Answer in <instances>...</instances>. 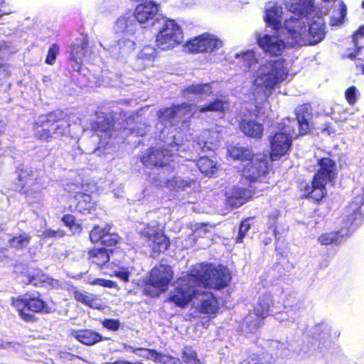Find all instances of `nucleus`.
<instances>
[{
  "label": "nucleus",
  "mask_w": 364,
  "mask_h": 364,
  "mask_svg": "<svg viewBox=\"0 0 364 364\" xmlns=\"http://www.w3.org/2000/svg\"><path fill=\"white\" fill-rule=\"evenodd\" d=\"M91 285H98L108 288L116 287V283L113 281L105 279H95L90 282Z\"/></svg>",
  "instance_id": "nucleus-54"
},
{
  "label": "nucleus",
  "mask_w": 364,
  "mask_h": 364,
  "mask_svg": "<svg viewBox=\"0 0 364 364\" xmlns=\"http://www.w3.org/2000/svg\"><path fill=\"white\" fill-rule=\"evenodd\" d=\"M139 29V23L131 11L126 12L119 18H118L114 26V30L116 33H122V34L133 35Z\"/></svg>",
  "instance_id": "nucleus-23"
},
{
  "label": "nucleus",
  "mask_w": 364,
  "mask_h": 364,
  "mask_svg": "<svg viewBox=\"0 0 364 364\" xmlns=\"http://www.w3.org/2000/svg\"><path fill=\"white\" fill-rule=\"evenodd\" d=\"M108 232V227L102 228L100 226H95L90 234V237L92 242H102L105 233Z\"/></svg>",
  "instance_id": "nucleus-45"
},
{
  "label": "nucleus",
  "mask_w": 364,
  "mask_h": 364,
  "mask_svg": "<svg viewBox=\"0 0 364 364\" xmlns=\"http://www.w3.org/2000/svg\"><path fill=\"white\" fill-rule=\"evenodd\" d=\"M357 55H358V53H355V54H353V53L350 54V55H348V57H349L350 58H355Z\"/></svg>",
  "instance_id": "nucleus-64"
},
{
  "label": "nucleus",
  "mask_w": 364,
  "mask_h": 364,
  "mask_svg": "<svg viewBox=\"0 0 364 364\" xmlns=\"http://www.w3.org/2000/svg\"><path fill=\"white\" fill-rule=\"evenodd\" d=\"M64 235L62 230H53L50 229L45 230L43 233L44 237H62Z\"/></svg>",
  "instance_id": "nucleus-56"
},
{
  "label": "nucleus",
  "mask_w": 364,
  "mask_h": 364,
  "mask_svg": "<svg viewBox=\"0 0 364 364\" xmlns=\"http://www.w3.org/2000/svg\"><path fill=\"white\" fill-rule=\"evenodd\" d=\"M201 288L197 289L195 294L194 304L196 309L202 314H215L218 309V301L213 293Z\"/></svg>",
  "instance_id": "nucleus-19"
},
{
  "label": "nucleus",
  "mask_w": 364,
  "mask_h": 364,
  "mask_svg": "<svg viewBox=\"0 0 364 364\" xmlns=\"http://www.w3.org/2000/svg\"><path fill=\"white\" fill-rule=\"evenodd\" d=\"M62 116L63 112L59 111L40 116L35 123L36 136L43 141H50L53 134L51 127L58 121L56 118Z\"/></svg>",
  "instance_id": "nucleus-17"
},
{
  "label": "nucleus",
  "mask_w": 364,
  "mask_h": 364,
  "mask_svg": "<svg viewBox=\"0 0 364 364\" xmlns=\"http://www.w3.org/2000/svg\"><path fill=\"white\" fill-rule=\"evenodd\" d=\"M62 220L67 226H69L70 228L75 223V218L72 215H64Z\"/></svg>",
  "instance_id": "nucleus-60"
},
{
  "label": "nucleus",
  "mask_w": 364,
  "mask_h": 364,
  "mask_svg": "<svg viewBox=\"0 0 364 364\" xmlns=\"http://www.w3.org/2000/svg\"><path fill=\"white\" fill-rule=\"evenodd\" d=\"M155 362H159L162 364H180L179 359L160 353H158V356H156Z\"/></svg>",
  "instance_id": "nucleus-49"
},
{
  "label": "nucleus",
  "mask_w": 364,
  "mask_h": 364,
  "mask_svg": "<svg viewBox=\"0 0 364 364\" xmlns=\"http://www.w3.org/2000/svg\"><path fill=\"white\" fill-rule=\"evenodd\" d=\"M173 277V272L168 265L160 264L155 267L150 273L149 284L145 288L146 294L151 296L165 291Z\"/></svg>",
  "instance_id": "nucleus-12"
},
{
  "label": "nucleus",
  "mask_w": 364,
  "mask_h": 364,
  "mask_svg": "<svg viewBox=\"0 0 364 364\" xmlns=\"http://www.w3.org/2000/svg\"><path fill=\"white\" fill-rule=\"evenodd\" d=\"M273 297L270 293L266 292L259 296L254 306V314L257 316V318L252 321V316L251 314L245 318V323L249 328L250 332H253L257 328L261 318H264L269 315L270 307L273 306Z\"/></svg>",
  "instance_id": "nucleus-13"
},
{
  "label": "nucleus",
  "mask_w": 364,
  "mask_h": 364,
  "mask_svg": "<svg viewBox=\"0 0 364 364\" xmlns=\"http://www.w3.org/2000/svg\"><path fill=\"white\" fill-rule=\"evenodd\" d=\"M11 13V11H3L2 9H0V17H1L4 15L9 14Z\"/></svg>",
  "instance_id": "nucleus-62"
},
{
  "label": "nucleus",
  "mask_w": 364,
  "mask_h": 364,
  "mask_svg": "<svg viewBox=\"0 0 364 364\" xmlns=\"http://www.w3.org/2000/svg\"><path fill=\"white\" fill-rule=\"evenodd\" d=\"M197 166L203 173L208 176H211L217 170L215 162L205 156L198 160Z\"/></svg>",
  "instance_id": "nucleus-39"
},
{
  "label": "nucleus",
  "mask_w": 364,
  "mask_h": 364,
  "mask_svg": "<svg viewBox=\"0 0 364 364\" xmlns=\"http://www.w3.org/2000/svg\"><path fill=\"white\" fill-rule=\"evenodd\" d=\"M26 284H31L34 286H38L45 282H48L52 286L58 285V281L49 279L46 275L43 274L41 271L36 272H30L27 276V279L23 280Z\"/></svg>",
  "instance_id": "nucleus-35"
},
{
  "label": "nucleus",
  "mask_w": 364,
  "mask_h": 364,
  "mask_svg": "<svg viewBox=\"0 0 364 364\" xmlns=\"http://www.w3.org/2000/svg\"><path fill=\"white\" fill-rule=\"evenodd\" d=\"M196 277L200 288L206 289L208 287L223 289L230 280L228 269L223 266L215 267L210 264H200L192 268L191 279Z\"/></svg>",
  "instance_id": "nucleus-4"
},
{
  "label": "nucleus",
  "mask_w": 364,
  "mask_h": 364,
  "mask_svg": "<svg viewBox=\"0 0 364 364\" xmlns=\"http://www.w3.org/2000/svg\"><path fill=\"white\" fill-rule=\"evenodd\" d=\"M228 154L234 159L247 162L253 155L250 149L242 146H232L228 149Z\"/></svg>",
  "instance_id": "nucleus-37"
},
{
  "label": "nucleus",
  "mask_w": 364,
  "mask_h": 364,
  "mask_svg": "<svg viewBox=\"0 0 364 364\" xmlns=\"http://www.w3.org/2000/svg\"><path fill=\"white\" fill-rule=\"evenodd\" d=\"M102 325L109 330L117 331L119 327V321L117 319H105Z\"/></svg>",
  "instance_id": "nucleus-55"
},
{
  "label": "nucleus",
  "mask_w": 364,
  "mask_h": 364,
  "mask_svg": "<svg viewBox=\"0 0 364 364\" xmlns=\"http://www.w3.org/2000/svg\"><path fill=\"white\" fill-rule=\"evenodd\" d=\"M5 257L4 250H0V260H1Z\"/></svg>",
  "instance_id": "nucleus-63"
},
{
  "label": "nucleus",
  "mask_w": 364,
  "mask_h": 364,
  "mask_svg": "<svg viewBox=\"0 0 364 364\" xmlns=\"http://www.w3.org/2000/svg\"><path fill=\"white\" fill-rule=\"evenodd\" d=\"M287 34L288 35V40L284 43V40L278 35H264L262 37L257 38V42L259 47L266 53L272 55H280L283 53L287 48V45L291 46L289 42L290 41V36L287 30Z\"/></svg>",
  "instance_id": "nucleus-18"
},
{
  "label": "nucleus",
  "mask_w": 364,
  "mask_h": 364,
  "mask_svg": "<svg viewBox=\"0 0 364 364\" xmlns=\"http://www.w3.org/2000/svg\"><path fill=\"white\" fill-rule=\"evenodd\" d=\"M210 135V132L209 131H205L202 135L201 138L198 139L197 145L200 149H201L203 151H206L208 150H212L215 149L217 146L216 143H215L212 139H210L209 136Z\"/></svg>",
  "instance_id": "nucleus-43"
},
{
  "label": "nucleus",
  "mask_w": 364,
  "mask_h": 364,
  "mask_svg": "<svg viewBox=\"0 0 364 364\" xmlns=\"http://www.w3.org/2000/svg\"><path fill=\"white\" fill-rule=\"evenodd\" d=\"M31 239V237L28 234L22 232L18 235H14L11 237L8 242L9 247L17 250H22L28 246L30 243Z\"/></svg>",
  "instance_id": "nucleus-38"
},
{
  "label": "nucleus",
  "mask_w": 364,
  "mask_h": 364,
  "mask_svg": "<svg viewBox=\"0 0 364 364\" xmlns=\"http://www.w3.org/2000/svg\"><path fill=\"white\" fill-rule=\"evenodd\" d=\"M358 95V90L354 86L350 87L345 92L346 98L348 102L350 105H354L356 102Z\"/></svg>",
  "instance_id": "nucleus-50"
},
{
  "label": "nucleus",
  "mask_w": 364,
  "mask_h": 364,
  "mask_svg": "<svg viewBox=\"0 0 364 364\" xmlns=\"http://www.w3.org/2000/svg\"><path fill=\"white\" fill-rule=\"evenodd\" d=\"M129 349L137 355L146 358L147 359L155 361L156 356H158V352L154 350H149L145 348H137L134 349L133 347L129 346Z\"/></svg>",
  "instance_id": "nucleus-46"
},
{
  "label": "nucleus",
  "mask_w": 364,
  "mask_h": 364,
  "mask_svg": "<svg viewBox=\"0 0 364 364\" xmlns=\"http://www.w3.org/2000/svg\"><path fill=\"white\" fill-rule=\"evenodd\" d=\"M319 169L314 175L311 186L306 187L305 192L308 197L316 201L321 200L326 194V185L333 182L337 176L336 166L329 158H323L318 161Z\"/></svg>",
  "instance_id": "nucleus-5"
},
{
  "label": "nucleus",
  "mask_w": 364,
  "mask_h": 364,
  "mask_svg": "<svg viewBox=\"0 0 364 364\" xmlns=\"http://www.w3.org/2000/svg\"><path fill=\"white\" fill-rule=\"evenodd\" d=\"M347 8L343 1L339 2V8L333 12L330 20L331 26H339L343 23L346 16Z\"/></svg>",
  "instance_id": "nucleus-41"
},
{
  "label": "nucleus",
  "mask_w": 364,
  "mask_h": 364,
  "mask_svg": "<svg viewBox=\"0 0 364 364\" xmlns=\"http://www.w3.org/2000/svg\"><path fill=\"white\" fill-rule=\"evenodd\" d=\"M38 174L28 168H21L18 171V180L22 188L32 186L36 183Z\"/></svg>",
  "instance_id": "nucleus-34"
},
{
  "label": "nucleus",
  "mask_w": 364,
  "mask_h": 364,
  "mask_svg": "<svg viewBox=\"0 0 364 364\" xmlns=\"http://www.w3.org/2000/svg\"><path fill=\"white\" fill-rule=\"evenodd\" d=\"M104 364H142V363H139V362L131 363L129 361H127V360H116L114 362H107V363H105Z\"/></svg>",
  "instance_id": "nucleus-61"
},
{
  "label": "nucleus",
  "mask_w": 364,
  "mask_h": 364,
  "mask_svg": "<svg viewBox=\"0 0 364 364\" xmlns=\"http://www.w3.org/2000/svg\"><path fill=\"white\" fill-rule=\"evenodd\" d=\"M118 239V235L111 233L110 228L108 227V232L105 233L104 237H102V240L101 242L107 246H112L117 242Z\"/></svg>",
  "instance_id": "nucleus-53"
},
{
  "label": "nucleus",
  "mask_w": 364,
  "mask_h": 364,
  "mask_svg": "<svg viewBox=\"0 0 364 364\" xmlns=\"http://www.w3.org/2000/svg\"><path fill=\"white\" fill-rule=\"evenodd\" d=\"M309 117L308 108L306 105L299 107L296 109V121L287 119L282 131L276 133L270 140L271 142V158L272 160H277L289 151L291 139L294 134L293 125H298L299 127V134L304 135L309 130Z\"/></svg>",
  "instance_id": "nucleus-2"
},
{
  "label": "nucleus",
  "mask_w": 364,
  "mask_h": 364,
  "mask_svg": "<svg viewBox=\"0 0 364 364\" xmlns=\"http://www.w3.org/2000/svg\"><path fill=\"white\" fill-rule=\"evenodd\" d=\"M183 35L178 23L171 19H167L156 37L157 46L164 50L173 48L182 43Z\"/></svg>",
  "instance_id": "nucleus-11"
},
{
  "label": "nucleus",
  "mask_w": 364,
  "mask_h": 364,
  "mask_svg": "<svg viewBox=\"0 0 364 364\" xmlns=\"http://www.w3.org/2000/svg\"><path fill=\"white\" fill-rule=\"evenodd\" d=\"M240 129L246 136L260 139L263 135V125L254 119H244L240 122Z\"/></svg>",
  "instance_id": "nucleus-27"
},
{
  "label": "nucleus",
  "mask_w": 364,
  "mask_h": 364,
  "mask_svg": "<svg viewBox=\"0 0 364 364\" xmlns=\"http://www.w3.org/2000/svg\"><path fill=\"white\" fill-rule=\"evenodd\" d=\"M267 160L265 156L252 155V157L244 164L242 176L250 182L260 181L267 173Z\"/></svg>",
  "instance_id": "nucleus-14"
},
{
  "label": "nucleus",
  "mask_w": 364,
  "mask_h": 364,
  "mask_svg": "<svg viewBox=\"0 0 364 364\" xmlns=\"http://www.w3.org/2000/svg\"><path fill=\"white\" fill-rule=\"evenodd\" d=\"M112 127V119L107 116H98L97 120L91 124L92 129L105 140L113 136Z\"/></svg>",
  "instance_id": "nucleus-26"
},
{
  "label": "nucleus",
  "mask_w": 364,
  "mask_h": 364,
  "mask_svg": "<svg viewBox=\"0 0 364 364\" xmlns=\"http://www.w3.org/2000/svg\"><path fill=\"white\" fill-rule=\"evenodd\" d=\"M156 186H164L171 190L184 191L186 188L190 186V183L187 181L182 179L180 177H175L171 179L161 181L160 182L154 181Z\"/></svg>",
  "instance_id": "nucleus-33"
},
{
  "label": "nucleus",
  "mask_w": 364,
  "mask_h": 364,
  "mask_svg": "<svg viewBox=\"0 0 364 364\" xmlns=\"http://www.w3.org/2000/svg\"><path fill=\"white\" fill-rule=\"evenodd\" d=\"M250 228V220L247 219L242 221L240 224L238 236L236 238L237 242H242L243 237L245 236L246 233L249 230Z\"/></svg>",
  "instance_id": "nucleus-52"
},
{
  "label": "nucleus",
  "mask_w": 364,
  "mask_h": 364,
  "mask_svg": "<svg viewBox=\"0 0 364 364\" xmlns=\"http://www.w3.org/2000/svg\"><path fill=\"white\" fill-rule=\"evenodd\" d=\"M196 108V106L191 105L182 104L159 111L157 129H160L163 139H165L164 135L168 126H172L173 123L178 122L180 120L186 122L187 119L195 114Z\"/></svg>",
  "instance_id": "nucleus-9"
},
{
  "label": "nucleus",
  "mask_w": 364,
  "mask_h": 364,
  "mask_svg": "<svg viewBox=\"0 0 364 364\" xmlns=\"http://www.w3.org/2000/svg\"><path fill=\"white\" fill-rule=\"evenodd\" d=\"M89 53L88 38L87 36H82L77 38L71 47L70 59L75 64L72 65L75 70H79L82 60Z\"/></svg>",
  "instance_id": "nucleus-22"
},
{
  "label": "nucleus",
  "mask_w": 364,
  "mask_h": 364,
  "mask_svg": "<svg viewBox=\"0 0 364 364\" xmlns=\"http://www.w3.org/2000/svg\"><path fill=\"white\" fill-rule=\"evenodd\" d=\"M346 221L344 226L338 232H329L321 235L319 242L324 245L330 244H338L341 242L344 235H348L350 231H353L362 223V215L360 212L358 204L351 205L346 210Z\"/></svg>",
  "instance_id": "nucleus-8"
},
{
  "label": "nucleus",
  "mask_w": 364,
  "mask_h": 364,
  "mask_svg": "<svg viewBox=\"0 0 364 364\" xmlns=\"http://www.w3.org/2000/svg\"><path fill=\"white\" fill-rule=\"evenodd\" d=\"M89 260L97 266H102L109 260L108 250L105 248H94L88 252Z\"/></svg>",
  "instance_id": "nucleus-32"
},
{
  "label": "nucleus",
  "mask_w": 364,
  "mask_h": 364,
  "mask_svg": "<svg viewBox=\"0 0 364 364\" xmlns=\"http://www.w3.org/2000/svg\"><path fill=\"white\" fill-rule=\"evenodd\" d=\"M74 337L85 345H93L102 340V336L91 330H82L73 333Z\"/></svg>",
  "instance_id": "nucleus-31"
},
{
  "label": "nucleus",
  "mask_w": 364,
  "mask_h": 364,
  "mask_svg": "<svg viewBox=\"0 0 364 364\" xmlns=\"http://www.w3.org/2000/svg\"><path fill=\"white\" fill-rule=\"evenodd\" d=\"M191 276L192 269L189 274L177 282L176 287L169 292L168 299L170 302L179 307H185L195 297L196 287H200L196 277L191 279Z\"/></svg>",
  "instance_id": "nucleus-10"
},
{
  "label": "nucleus",
  "mask_w": 364,
  "mask_h": 364,
  "mask_svg": "<svg viewBox=\"0 0 364 364\" xmlns=\"http://www.w3.org/2000/svg\"><path fill=\"white\" fill-rule=\"evenodd\" d=\"M285 27L290 36L291 46L313 45L320 42L325 36L324 24L321 18H318L306 29L305 22L293 18L286 20Z\"/></svg>",
  "instance_id": "nucleus-3"
},
{
  "label": "nucleus",
  "mask_w": 364,
  "mask_h": 364,
  "mask_svg": "<svg viewBox=\"0 0 364 364\" xmlns=\"http://www.w3.org/2000/svg\"><path fill=\"white\" fill-rule=\"evenodd\" d=\"M74 298L90 308L100 309L102 307L101 300L92 294L77 290L74 291Z\"/></svg>",
  "instance_id": "nucleus-30"
},
{
  "label": "nucleus",
  "mask_w": 364,
  "mask_h": 364,
  "mask_svg": "<svg viewBox=\"0 0 364 364\" xmlns=\"http://www.w3.org/2000/svg\"><path fill=\"white\" fill-rule=\"evenodd\" d=\"M276 319L279 321L280 322H282L284 321H289L293 322L295 320L294 317H289L287 312H282L277 314L276 316Z\"/></svg>",
  "instance_id": "nucleus-59"
},
{
  "label": "nucleus",
  "mask_w": 364,
  "mask_h": 364,
  "mask_svg": "<svg viewBox=\"0 0 364 364\" xmlns=\"http://www.w3.org/2000/svg\"><path fill=\"white\" fill-rule=\"evenodd\" d=\"M128 35L122 34V37L118 39L114 44L109 46H104L100 43V46L105 49H107L114 53H120L126 54L132 52L135 48V42L133 38H127Z\"/></svg>",
  "instance_id": "nucleus-28"
},
{
  "label": "nucleus",
  "mask_w": 364,
  "mask_h": 364,
  "mask_svg": "<svg viewBox=\"0 0 364 364\" xmlns=\"http://www.w3.org/2000/svg\"><path fill=\"white\" fill-rule=\"evenodd\" d=\"M76 197H77V199L79 200L77 207L80 210L83 208L85 210H89L92 208V203L91 201L92 199L90 195L77 193Z\"/></svg>",
  "instance_id": "nucleus-48"
},
{
  "label": "nucleus",
  "mask_w": 364,
  "mask_h": 364,
  "mask_svg": "<svg viewBox=\"0 0 364 364\" xmlns=\"http://www.w3.org/2000/svg\"><path fill=\"white\" fill-rule=\"evenodd\" d=\"M225 196L228 203L232 207L237 208L252 196V192L250 189L234 186L226 191Z\"/></svg>",
  "instance_id": "nucleus-24"
},
{
  "label": "nucleus",
  "mask_w": 364,
  "mask_h": 364,
  "mask_svg": "<svg viewBox=\"0 0 364 364\" xmlns=\"http://www.w3.org/2000/svg\"><path fill=\"white\" fill-rule=\"evenodd\" d=\"M59 48L56 44H53L48 50L46 63L49 65H53L56 59V56L58 54Z\"/></svg>",
  "instance_id": "nucleus-51"
},
{
  "label": "nucleus",
  "mask_w": 364,
  "mask_h": 364,
  "mask_svg": "<svg viewBox=\"0 0 364 364\" xmlns=\"http://www.w3.org/2000/svg\"><path fill=\"white\" fill-rule=\"evenodd\" d=\"M12 306L18 312L19 316L25 321H33L34 313H50V309L45 301L34 294H24L18 298H12Z\"/></svg>",
  "instance_id": "nucleus-7"
},
{
  "label": "nucleus",
  "mask_w": 364,
  "mask_h": 364,
  "mask_svg": "<svg viewBox=\"0 0 364 364\" xmlns=\"http://www.w3.org/2000/svg\"><path fill=\"white\" fill-rule=\"evenodd\" d=\"M115 276L124 282L129 281V274L126 269H120L115 271Z\"/></svg>",
  "instance_id": "nucleus-57"
},
{
  "label": "nucleus",
  "mask_w": 364,
  "mask_h": 364,
  "mask_svg": "<svg viewBox=\"0 0 364 364\" xmlns=\"http://www.w3.org/2000/svg\"><path fill=\"white\" fill-rule=\"evenodd\" d=\"M141 236L147 239L149 246L155 252L166 251L169 247V240L158 226L146 225L141 231Z\"/></svg>",
  "instance_id": "nucleus-16"
},
{
  "label": "nucleus",
  "mask_w": 364,
  "mask_h": 364,
  "mask_svg": "<svg viewBox=\"0 0 364 364\" xmlns=\"http://www.w3.org/2000/svg\"><path fill=\"white\" fill-rule=\"evenodd\" d=\"M364 36V26H360L353 35V43L355 47L358 46V40Z\"/></svg>",
  "instance_id": "nucleus-58"
},
{
  "label": "nucleus",
  "mask_w": 364,
  "mask_h": 364,
  "mask_svg": "<svg viewBox=\"0 0 364 364\" xmlns=\"http://www.w3.org/2000/svg\"><path fill=\"white\" fill-rule=\"evenodd\" d=\"M287 17H283L282 8L275 4H269L266 9L265 21L269 26L272 27L275 30L282 28V22L284 20V26H285V19ZM284 29L287 31L286 27Z\"/></svg>",
  "instance_id": "nucleus-25"
},
{
  "label": "nucleus",
  "mask_w": 364,
  "mask_h": 364,
  "mask_svg": "<svg viewBox=\"0 0 364 364\" xmlns=\"http://www.w3.org/2000/svg\"><path fill=\"white\" fill-rule=\"evenodd\" d=\"M58 121L55 122V125L51 127L52 133L57 136H62L66 132L68 127H69V124L67 121L64 120V113L63 112V116L60 118H56Z\"/></svg>",
  "instance_id": "nucleus-44"
},
{
  "label": "nucleus",
  "mask_w": 364,
  "mask_h": 364,
  "mask_svg": "<svg viewBox=\"0 0 364 364\" xmlns=\"http://www.w3.org/2000/svg\"><path fill=\"white\" fill-rule=\"evenodd\" d=\"M270 360L271 357L268 353H262L261 355H251L240 364H269Z\"/></svg>",
  "instance_id": "nucleus-42"
},
{
  "label": "nucleus",
  "mask_w": 364,
  "mask_h": 364,
  "mask_svg": "<svg viewBox=\"0 0 364 364\" xmlns=\"http://www.w3.org/2000/svg\"><path fill=\"white\" fill-rule=\"evenodd\" d=\"M212 87L210 84L203 85H193L188 87L184 91L185 95L188 96L189 94H194L199 97L208 95L212 93Z\"/></svg>",
  "instance_id": "nucleus-40"
},
{
  "label": "nucleus",
  "mask_w": 364,
  "mask_h": 364,
  "mask_svg": "<svg viewBox=\"0 0 364 364\" xmlns=\"http://www.w3.org/2000/svg\"><path fill=\"white\" fill-rule=\"evenodd\" d=\"M286 9L291 15L289 18L286 20H293L296 22L297 20L301 21L307 17L313 11L314 6V0H288L285 4Z\"/></svg>",
  "instance_id": "nucleus-20"
},
{
  "label": "nucleus",
  "mask_w": 364,
  "mask_h": 364,
  "mask_svg": "<svg viewBox=\"0 0 364 364\" xmlns=\"http://www.w3.org/2000/svg\"><path fill=\"white\" fill-rule=\"evenodd\" d=\"M183 361L186 364H200L196 352L191 348H186L183 350Z\"/></svg>",
  "instance_id": "nucleus-47"
},
{
  "label": "nucleus",
  "mask_w": 364,
  "mask_h": 364,
  "mask_svg": "<svg viewBox=\"0 0 364 364\" xmlns=\"http://www.w3.org/2000/svg\"><path fill=\"white\" fill-rule=\"evenodd\" d=\"M235 58L243 71L254 73L250 91L255 100H266L289 74V63L282 58L259 62V55L253 50L236 54Z\"/></svg>",
  "instance_id": "nucleus-1"
},
{
  "label": "nucleus",
  "mask_w": 364,
  "mask_h": 364,
  "mask_svg": "<svg viewBox=\"0 0 364 364\" xmlns=\"http://www.w3.org/2000/svg\"><path fill=\"white\" fill-rule=\"evenodd\" d=\"M156 55V49L151 46H144L139 53L136 63L139 69L151 65Z\"/></svg>",
  "instance_id": "nucleus-29"
},
{
  "label": "nucleus",
  "mask_w": 364,
  "mask_h": 364,
  "mask_svg": "<svg viewBox=\"0 0 364 364\" xmlns=\"http://www.w3.org/2000/svg\"><path fill=\"white\" fill-rule=\"evenodd\" d=\"M159 4L152 1H146L143 4L136 6L133 13L138 23L143 25H153L154 17L159 11Z\"/></svg>",
  "instance_id": "nucleus-21"
},
{
  "label": "nucleus",
  "mask_w": 364,
  "mask_h": 364,
  "mask_svg": "<svg viewBox=\"0 0 364 364\" xmlns=\"http://www.w3.org/2000/svg\"><path fill=\"white\" fill-rule=\"evenodd\" d=\"M229 108V103L227 100L216 99L204 106L198 107L200 112H225Z\"/></svg>",
  "instance_id": "nucleus-36"
},
{
  "label": "nucleus",
  "mask_w": 364,
  "mask_h": 364,
  "mask_svg": "<svg viewBox=\"0 0 364 364\" xmlns=\"http://www.w3.org/2000/svg\"><path fill=\"white\" fill-rule=\"evenodd\" d=\"M223 41L216 36L203 33L189 41L186 48L191 53L214 52L223 47Z\"/></svg>",
  "instance_id": "nucleus-15"
},
{
  "label": "nucleus",
  "mask_w": 364,
  "mask_h": 364,
  "mask_svg": "<svg viewBox=\"0 0 364 364\" xmlns=\"http://www.w3.org/2000/svg\"><path fill=\"white\" fill-rule=\"evenodd\" d=\"M180 134H173L168 139H164L166 144L170 149L164 148H150L147 152L142 156L141 162L146 166H164L172 161L171 158L176 154V152H180L182 148V143H180L178 138Z\"/></svg>",
  "instance_id": "nucleus-6"
}]
</instances>
